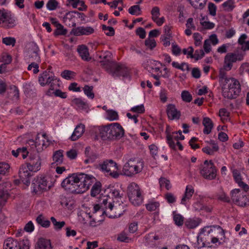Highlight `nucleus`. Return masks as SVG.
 <instances>
[{
	"label": "nucleus",
	"mask_w": 249,
	"mask_h": 249,
	"mask_svg": "<svg viewBox=\"0 0 249 249\" xmlns=\"http://www.w3.org/2000/svg\"><path fill=\"white\" fill-rule=\"evenodd\" d=\"M99 135L104 140H118L124 135V130L118 123H114L99 128Z\"/></svg>",
	"instance_id": "nucleus-1"
},
{
	"label": "nucleus",
	"mask_w": 249,
	"mask_h": 249,
	"mask_svg": "<svg viewBox=\"0 0 249 249\" xmlns=\"http://www.w3.org/2000/svg\"><path fill=\"white\" fill-rule=\"evenodd\" d=\"M52 185L50 178L42 176L36 177L32 183L33 191L36 194H41L49 190Z\"/></svg>",
	"instance_id": "nucleus-2"
},
{
	"label": "nucleus",
	"mask_w": 249,
	"mask_h": 249,
	"mask_svg": "<svg viewBox=\"0 0 249 249\" xmlns=\"http://www.w3.org/2000/svg\"><path fill=\"white\" fill-rule=\"evenodd\" d=\"M143 163L140 160H129L123 167V172L125 176L131 177L142 171Z\"/></svg>",
	"instance_id": "nucleus-3"
},
{
	"label": "nucleus",
	"mask_w": 249,
	"mask_h": 249,
	"mask_svg": "<svg viewBox=\"0 0 249 249\" xmlns=\"http://www.w3.org/2000/svg\"><path fill=\"white\" fill-rule=\"evenodd\" d=\"M28 50L29 56L34 62L28 66V70L30 71L34 68L33 72L36 74L39 71L38 63L40 62V57L38 54L39 48L36 43L32 42L29 44Z\"/></svg>",
	"instance_id": "nucleus-4"
},
{
	"label": "nucleus",
	"mask_w": 249,
	"mask_h": 249,
	"mask_svg": "<svg viewBox=\"0 0 249 249\" xmlns=\"http://www.w3.org/2000/svg\"><path fill=\"white\" fill-rule=\"evenodd\" d=\"M38 82L43 87L47 85H50L49 90H54L56 85L59 87V80L54 76V73L48 69L39 75Z\"/></svg>",
	"instance_id": "nucleus-5"
},
{
	"label": "nucleus",
	"mask_w": 249,
	"mask_h": 249,
	"mask_svg": "<svg viewBox=\"0 0 249 249\" xmlns=\"http://www.w3.org/2000/svg\"><path fill=\"white\" fill-rule=\"evenodd\" d=\"M200 175L205 179H214L217 175V169L212 160H205L199 168Z\"/></svg>",
	"instance_id": "nucleus-6"
},
{
	"label": "nucleus",
	"mask_w": 249,
	"mask_h": 249,
	"mask_svg": "<svg viewBox=\"0 0 249 249\" xmlns=\"http://www.w3.org/2000/svg\"><path fill=\"white\" fill-rule=\"evenodd\" d=\"M98 168L105 174L114 178H117L119 176L117 172L118 168L117 163L112 160H104L99 164Z\"/></svg>",
	"instance_id": "nucleus-7"
},
{
	"label": "nucleus",
	"mask_w": 249,
	"mask_h": 249,
	"mask_svg": "<svg viewBox=\"0 0 249 249\" xmlns=\"http://www.w3.org/2000/svg\"><path fill=\"white\" fill-rule=\"evenodd\" d=\"M76 178L73 179H77L78 182L79 192L80 194L83 193L87 191L89 186L94 182L95 178L91 176L84 173L76 174Z\"/></svg>",
	"instance_id": "nucleus-8"
},
{
	"label": "nucleus",
	"mask_w": 249,
	"mask_h": 249,
	"mask_svg": "<svg viewBox=\"0 0 249 249\" xmlns=\"http://www.w3.org/2000/svg\"><path fill=\"white\" fill-rule=\"evenodd\" d=\"M76 178V174L69 176L62 182L61 186L70 193L80 194L78 182L77 179H73Z\"/></svg>",
	"instance_id": "nucleus-9"
},
{
	"label": "nucleus",
	"mask_w": 249,
	"mask_h": 249,
	"mask_svg": "<svg viewBox=\"0 0 249 249\" xmlns=\"http://www.w3.org/2000/svg\"><path fill=\"white\" fill-rule=\"evenodd\" d=\"M244 54L238 53H229L224 57L223 68L226 71H230L232 67L233 63L243 60Z\"/></svg>",
	"instance_id": "nucleus-10"
},
{
	"label": "nucleus",
	"mask_w": 249,
	"mask_h": 249,
	"mask_svg": "<svg viewBox=\"0 0 249 249\" xmlns=\"http://www.w3.org/2000/svg\"><path fill=\"white\" fill-rule=\"evenodd\" d=\"M99 58L102 59L100 61L101 65L107 72L111 68H114L116 70L119 69L117 63L113 61L112 54L110 52L106 51L102 53L99 55Z\"/></svg>",
	"instance_id": "nucleus-11"
},
{
	"label": "nucleus",
	"mask_w": 249,
	"mask_h": 249,
	"mask_svg": "<svg viewBox=\"0 0 249 249\" xmlns=\"http://www.w3.org/2000/svg\"><path fill=\"white\" fill-rule=\"evenodd\" d=\"M16 24V19L10 13L6 12L4 9H0V25L1 27L5 29H9L14 27Z\"/></svg>",
	"instance_id": "nucleus-12"
},
{
	"label": "nucleus",
	"mask_w": 249,
	"mask_h": 249,
	"mask_svg": "<svg viewBox=\"0 0 249 249\" xmlns=\"http://www.w3.org/2000/svg\"><path fill=\"white\" fill-rule=\"evenodd\" d=\"M239 189H235L231 192V198L234 203L241 206L245 207L249 205V198L245 194L240 193Z\"/></svg>",
	"instance_id": "nucleus-13"
},
{
	"label": "nucleus",
	"mask_w": 249,
	"mask_h": 249,
	"mask_svg": "<svg viewBox=\"0 0 249 249\" xmlns=\"http://www.w3.org/2000/svg\"><path fill=\"white\" fill-rule=\"evenodd\" d=\"M29 171L36 172L40 169L41 159L38 153L31 154L26 163Z\"/></svg>",
	"instance_id": "nucleus-14"
},
{
	"label": "nucleus",
	"mask_w": 249,
	"mask_h": 249,
	"mask_svg": "<svg viewBox=\"0 0 249 249\" xmlns=\"http://www.w3.org/2000/svg\"><path fill=\"white\" fill-rule=\"evenodd\" d=\"M229 87L225 86L222 90V95L225 98L232 99L236 98L241 91L240 85L234 87L231 89H229Z\"/></svg>",
	"instance_id": "nucleus-15"
},
{
	"label": "nucleus",
	"mask_w": 249,
	"mask_h": 249,
	"mask_svg": "<svg viewBox=\"0 0 249 249\" xmlns=\"http://www.w3.org/2000/svg\"><path fill=\"white\" fill-rule=\"evenodd\" d=\"M30 172L26 165H21L19 167L18 176L23 183L26 185L30 183V178L32 176Z\"/></svg>",
	"instance_id": "nucleus-16"
},
{
	"label": "nucleus",
	"mask_w": 249,
	"mask_h": 249,
	"mask_svg": "<svg viewBox=\"0 0 249 249\" xmlns=\"http://www.w3.org/2000/svg\"><path fill=\"white\" fill-rule=\"evenodd\" d=\"M94 31V29L91 27L80 26L73 28L71 32V34L75 36H89L93 34Z\"/></svg>",
	"instance_id": "nucleus-17"
},
{
	"label": "nucleus",
	"mask_w": 249,
	"mask_h": 249,
	"mask_svg": "<svg viewBox=\"0 0 249 249\" xmlns=\"http://www.w3.org/2000/svg\"><path fill=\"white\" fill-rule=\"evenodd\" d=\"M117 65L119 66V69L116 70L114 68H111L108 72L111 74L113 77H127L129 75L128 70L127 68L122 65L117 63Z\"/></svg>",
	"instance_id": "nucleus-18"
},
{
	"label": "nucleus",
	"mask_w": 249,
	"mask_h": 249,
	"mask_svg": "<svg viewBox=\"0 0 249 249\" xmlns=\"http://www.w3.org/2000/svg\"><path fill=\"white\" fill-rule=\"evenodd\" d=\"M166 112L170 120H178L181 115L180 112L177 110L173 104H169L167 106Z\"/></svg>",
	"instance_id": "nucleus-19"
},
{
	"label": "nucleus",
	"mask_w": 249,
	"mask_h": 249,
	"mask_svg": "<svg viewBox=\"0 0 249 249\" xmlns=\"http://www.w3.org/2000/svg\"><path fill=\"white\" fill-rule=\"evenodd\" d=\"M194 192V189L192 186H187L186 187L185 193L181 200V204L186 205L187 203L192 197Z\"/></svg>",
	"instance_id": "nucleus-20"
},
{
	"label": "nucleus",
	"mask_w": 249,
	"mask_h": 249,
	"mask_svg": "<svg viewBox=\"0 0 249 249\" xmlns=\"http://www.w3.org/2000/svg\"><path fill=\"white\" fill-rule=\"evenodd\" d=\"M85 128V125L83 124H80L77 125L70 137L71 140L75 141L78 140L84 133Z\"/></svg>",
	"instance_id": "nucleus-21"
},
{
	"label": "nucleus",
	"mask_w": 249,
	"mask_h": 249,
	"mask_svg": "<svg viewBox=\"0 0 249 249\" xmlns=\"http://www.w3.org/2000/svg\"><path fill=\"white\" fill-rule=\"evenodd\" d=\"M77 50L83 60L89 61L91 59V57H89V49L86 45L78 46Z\"/></svg>",
	"instance_id": "nucleus-22"
},
{
	"label": "nucleus",
	"mask_w": 249,
	"mask_h": 249,
	"mask_svg": "<svg viewBox=\"0 0 249 249\" xmlns=\"http://www.w3.org/2000/svg\"><path fill=\"white\" fill-rule=\"evenodd\" d=\"M108 208V205H101V213L102 214H106L109 218H115L117 217L118 215H120V213L116 212V208H114L113 210H109V211Z\"/></svg>",
	"instance_id": "nucleus-23"
},
{
	"label": "nucleus",
	"mask_w": 249,
	"mask_h": 249,
	"mask_svg": "<svg viewBox=\"0 0 249 249\" xmlns=\"http://www.w3.org/2000/svg\"><path fill=\"white\" fill-rule=\"evenodd\" d=\"M36 249H52L51 241L50 240L41 238L38 239L35 247Z\"/></svg>",
	"instance_id": "nucleus-24"
},
{
	"label": "nucleus",
	"mask_w": 249,
	"mask_h": 249,
	"mask_svg": "<svg viewBox=\"0 0 249 249\" xmlns=\"http://www.w3.org/2000/svg\"><path fill=\"white\" fill-rule=\"evenodd\" d=\"M169 126H167L166 129L165 131V133L166 134V140L167 141V143H168L170 147L174 150H176V145L173 141V139L178 142L179 140V137L178 136H175L173 137V136L170 134L169 131Z\"/></svg>",
	"instance_id": "nucleus-25"
},
{
	"label": "nucleus",
	"mask_w": 249,
	"mask_h": 249,
	"mask_svg": "<svg viewBox=\"0 0 249 249\" xmlns=\"http://www.w3.org/2000/svg\"><path fill=\"white\" fill-rule=\"evenodd\" d=\"M140 195H141V193L139 186L135 183H132L129 188L128 193L129 199H133L136 196H139Z\"/></svg>",
	"instance_id": "nucleus-26"
},
{
	"label": "nucleus",
	"mask_w": 249,
	"mask_h": 249,
	"mask_svg": "<svg viewBox=\"0 0 249 249\" xmlns=\"http://www.w3.org/2000/svg\"><path fill=\"white\" fill-rule=\"evenodd\" d=\"M63 151L58 150L55 152L53 156V162L52 163V166L60 165L63 162Z\"/></svg>",
	"instance_id": "nucleus-27"
},
{
	"label": "nucleus",
	"mask_w": 249,
	"mask_h": 249,
	"mask_svg": "<svg viewBox=\"0 0 249 249\" xmlns=\"http://www.w3.org/2000/svg\"><path fill=\"white\" fill-rule=\"evenodd\" d=\"M202 124L204 126L203 133L205 134H210L213 126V124L211 119L208 117H205L203 118Z\"/></svg>",
	"instance_id": "nucleus-28"
},
{
	"label": "nucleus",
	"mask_w": 249,
	"mask_h": 249,
	"mask_svg": "<svg viewBox=\"0 0 249 249\" xmlns=\"http://www.w3.org/2000/svg\"><path fill=\"white\" fill-rule=\"evenodd\" d=\"M18 242L12 238L6 239L4 243L3 249H18Z\"/></svg>",
	"instance_id": "nucleus-29"
},
{
	"label": "nucleus",
	"mask_w": 249,
	"mask_h": 249,
	"mask_svg": "<svg viewBox=\"0 0 249 249\" xmlns=\"http://www.w3.org/2000/svg\"><path fill=\"white\" fill-rule=\"evenodd\" d=\"M240 84L239 81L233 78H229L228 80L225 81L224 83L221 84L222 90H223L225 86L229 87V89L234 88V87L238 86Z\"/></svg>",
	"instance_id": "nucleus-30"
},
{
	"label": "nucleus",
	"mask_w": 249,
	"mask_h": 249,
	"mask_svg": "<svg viewBox=\"0 0 249 249\" xmlns=\"http://www.w3.org/2000/svg\"><path fill=\"white\" fill-rule=\"evenodd\" d=\"M201 220L199 218L189 219L185 222V226L188 229H194L198 226Z\"/></svg>",
	"instance_id": "nucleus-31"
},
{
	"label": "nucleus",
	"mask_w": 249,
	"mask_h": 249,
	"mask_svg": "<svg viewBox=\"0 0 249 249\" xmlns=\"http://www.w3.org/2000/svg\"><path fill=\"white\" fill-rule=\"evenodd\" d=\"M191 5L195 9H202L206 3V0H188Z\"/></svg>",
	"instance_id": "nucleus-32"
},
{
	"label": "nucleus",
	"mask_w": 249,
	"mask_h": 249,
	"mask_svg": "<svg viewBox=\"0 0 249 249\" xmlns=\"http://www.w3.org/2000/svg\"><path fill=\"white\" fill-rule=\"evenodd\" d=\"M234 3L233 0H227L222 4V6L224 10L231 12L235 7Z\"/></svg>",
	"instance_id": "nucleus-33"
},
{
	"label": "nucleus",
	"mask_w": 249,
	"mask_h": 249,
	"mask_svg": "<svg viewBox=\"0 0 249 249\" xmlns=\"http://www.w3.org/2000/svg\"><path fill=\"white\" fill-rule=\"evenodd\" d=\"M9 96H11L13 100H18L19 99V90L18 88L14 86L10 87V91H9Z\"/></svg>",
	"instance_id": "nucleus-34"
},
{
	"label": "nucleus",
	"mask_w": 249,
	"mask_h": 249,
	"mask_svg": "<svg viewBox=\"0 0 249 249\" xmlns=\"http://www.w3.org/2000/svg\"><path fill=\"white\" fill-rule=\"evenodd\" d=\"M90 148L89 147H86L85 153L87 158H89L91 163L94 162L97 159L98 155L95 152L90 151Z\"/></svg>",
	"instance_id": "nucleus-35"
},
{
	"label": "nucleus",
	"mask_w": 249,
	"mask_h": 249,
	"mask_svg": "<svg viewBox=\"0 0 249 249\" xmlns=\"http://www.w3.org/2000/svg\"><path fill=\"white\" fill-rule=\"evenodd\" d=\"M36 222L42 227L48 228L50 225V222L48 220H45L42 214H39L36 218Z\"/></svg>",
	"instance_id": "nucleus-36"
},
{
	"label": "nucleus",
	"mask_w": 249,
	"mask_h": 249,
	"mask_svg": "<svg viewBox=\"0 0 249 249\" xmlns=\"http://www.w3.org/2000/svg\"><path fill=\"white\" fill-rule=\"evenodd\" d=\"M212 227L213 228H211L207 232L208 235L211 233H213L214 235H215V232L217 231L219 233L221 234L224 238L225 237L224 231L220 226H213Z\"/></svg>",
	"instance_id": "nucleus-37"
},
{
	"label": "nucleus",
	"mask_w": 249,
	"mask_h": 249,
	"mask_svg": "<svg viewBox=\"0 0 249 249\" xmlns=\"http://www.w3.org/2000/svg\"><path fill=\"white\" fill-rule=\"evenodd\" d=\"M101 184L100 182H96L92 186L91 189L90 194L92 196H95L98 195L101 191Z\"/></svg>",
	"instance_id": "nucleus-38"
},
{
	"label": "nucleus",
	"mask_w": 249,
	"mask_h": 249,
	"mask_svg": "<svg viewBox=\"0 0 249 249\" xmlns=\"http://www.w3.org/2000/svg\"><path fill=\"white\" fill-rule=\"evenodd\" d=\"M71 102L73 106L79 108H85L87 106L86 103L80 98H74Z\"/></svg>",
	"instance_id": "nucleus-39"
},
{
	"label": "nucleus",
	"mask_w": 249,
	"mask_h": 249,
	"mask_svg": "<svg viewBox=\"0 0 249 249\" xmlns=\"http://www.w3.org/2000/svg\"><path fill=\"white\" fill-rule=\"evenodd\" d=\"M230 114V112L225 108H221L219 111V116L220 117L223 122L227 121L229 119Z\"/></svg>",
	"instance_id": "nucleus-40"
},
{
	"label": "nucleus",
	"mask_w": 249,
	"mask_h": 249,
	"mask_svg": "<svg viewBox=\"0 0 249 249\" xmlns=\"http://www.w3.org/2000/svg\"><path fill=\"white\" fill-rule=\"evenodd\" d=\"M128 12L131 15L138 16L141 14V9L140 6L135 5L128 9Z\"/></svg>",
	"instance_id": "nucleus-41"
},
{
	"label": "nucleus",
	"mask_w": 249,
	"mask_h": 249,
	"mask_svg": "<svg viewBox=\"0 0 249 249\" xmlns=\"http://www.w3.org/2000/svg\"><path fill=\"white\" fill-rule=\"evenodd\" d=\"M2 42L7 46L11 45L12 47H14L15 45L16 40L13 37H5L2 38Z\"/></svg>",
	"instance_id": "nucleus-42"
},
{
	"label": "nucleus",
	"mask_w": 249,
	"mask_h": 249,
	"mask_svg": "<svg viewBox=\"0 0 249 249\" xmlns=\"http://www.w3.org/2000/svg\"><path fill=\"white\" fill-rule=\"evenodd\" d=\"M146 49L153 50L156 46V42L154 39L148 38L145 40Z\"/></svg>",
	"instance_id": "nucleus-43"
},
{
	"label": "nucleus",
	"mask_w": 249,
	"mask_h": 249,
	"mask_svg": "<svg viewBox=\"0 0 249 249\" xmlns=\"http://www.w3.org/2000/svg\"><path fill=\"white\" fill-rule=\"evenodd\" d=\"M51 220L54 226V229L56 230L61 229L66 224L65 221L57 222L54 217H51Z\"/></svg>",
	"instance_id": "nucleus-44"
},
{
	"label": "nucleus",
	"mask_w": 249,
	"mask_h": 249,
	"mask_svg": "<svg viewBox=\"0 0 249 249\" xmlns=\"http://www.w3.org/2000/svg\"><path fill=\"white\" fill-rule=\"evenodd\" d=\"M10 169V165L5 162H0V175H5L8 173Z\"/></svg>",
	"instance_id": "nucleus-45"
},
{
	"label": "nucleus",
	"mask_w": 249,
	"mask_h": 249,
	"mask_svg": "<svg viewBox=\"0 0 249 249\" xmlns=\"http://www.w3.org/2000/svg\"><path fill=\"white\" fill-rule=\"evenodd\" d=\"M56 30L54 32V36L66 35L67 33V30L64 28L62 24L57 25Z\"/></svg>",
	"instance_id": "nucleus-46"
},
{
	"label": "nucleus",
	"mask_w": 249,
	"mask_h": 249,
	"mask_svg": "<svg viewBox=\"0 0 249 249\" xmlns=\"http://www.w3.org/2000/svg\"><path fill=\"white\" fill-rule=\"evenodd\" d=\"M75 75V73L74 72L69 70H64L61 74V76L67 80L73 78Z\"/></svg>",
	"instance_id": "nucleus-47"
},
{
	"label": "nucleus",
	"mask_w": 249,
	"mask_h": 249,
	"mask_svg": "<svg viewBox=\"0 0 249 249\" xmlns=\"http://www.w3.org/2000/svg\"><path fill=\"white\" fill-rule=\"evenodd\" d=\"M92 86H89L86 85L83 88V90L85 94L89 98L93 99L94 97V94L92 91L93 90Z\"/></svg>",
	"instance_id": "nucleus-48"
},
{
	"label": "nucleus",
	"mask_w": 249,
	"mask_h": 249,
	"mask_svg": "<svg viewBox=\"0 0 249 249\" xmlns=\"http://www.w3.org/2000/svg\"><path fill=\"white\" fill-rule=\"evenodd\" d=\"M18 249H29L30 242L27 239H23L18 242Z\"/></svg>",
	"instance_id": "nucleus-49"
},
{
	"label": "nucleus",
	"mask_w": 249,
	"mask_h": 249,
	"mask_svg": "<svg viewBox=\"0 0 249 249\" xmlns=\"http://www.w3.org/2000/svg\"><path fill=\"white\" fill-rule=\"evenodd\" d=\"M159 183L161 187H165L167 190H169L171 188L170 181L164 178H160Z\"/></svg>",
	"instance_id": "nucleus-50"
},
{
	"label": "nucleus",
	"mask_w": 249,
	"mask_h": 249,
	"mask_svg": "<svg viewBox=\"0 0 249 249\" xmlns=\"http://www.w3.org/2000/svg\"><path fill=\"white\" fill-rule=\"evenodd\" d=\"M160 206V203L158 202H151L146 205V208L149 211H156Z\"/></svg>",
	"instance_id": "nucleus-51"
},
{
	"label": "nucleus",
	"mask_w": 249,
	"mask_h": 249,
	"mask_svg": "<svg viewBox=\"0 0 249 249\" xmlns=\"http://www.w3.org/2000/svg\"><path fill=\"white\" fill-rule=\"evenodd\" d=\"M216 197L218 199L225 202H230V198L227 196L226 194L223 192L222 189L221 192L216 195Z\"/></svg>",
	"instance_id": "nucleus-52"
},
{
	"label": "nucleus",
	"mask_w": 249,
	"mask_h": 249,
	"mask_svg": "<svg viewBox=\"0 0 249 249\" xmlns=\"http://www.w3.org/2000/svg\"><path fill=\"white\" fill-rule=\"evenodd\" d=\"M181 98L183 101L189 103L192 100V96L188 91L184 90L181 93Z\"/></svg>",
	"instance_id": "nucleus-53"
},
{
	"label": "nucleus",
	"mask_w": 249,
	"mask_h": 249,
	"mask_svg": "<svg viewBox=\"0 0 249 249\" xmlns=\"http://www.w3.org/2000/svg\"><path fill=\"white\" fill-rule=\"evenodd\" d=\"M151 14L152 15V19L155 20L160 16V8L158 6L154 7L151 11Z\"/></svg>",
	"instance_id": "nucleus-54"
},
{
	"label": "nucleus",
	"mask_w": 249,
	"mask_h": 249,
	"mask_svg": "<svg viewBox=\"0 0 249 249\" xmlns=\"http://www.w3.org/2000/svg\"><path fill=\"white\" fill-rule=\"evenodd\" d=\"M58 3L56 0H49L47 4V8L50 10H54L57 8Z\"/></svg>",
	"instance_id": "nucleus-55"
},
{
	"label": "nucleus",
	"mask_w": 249,
	"mask_h": 249,
	"mask_svg": "<svg viewBox=\"0 0 249 249\" xmlns=\"http://www.w3.org/2000/svg\"><path fill=\"white\" fill-rule=\"evenodd\" d=\"M174 220L177 225L180 226L183 224L184 218L179 214H176L174 216Z\"/></svg>",
	"instance_id": "nucleus-56"
},
{
	"label": "nucleus",
	"mask_w": 249,
	"mask_h": 249,
	"mask_svg": "<svg viewBox=\"0 0 249 249\" xmlns=\"http://www.w3.org/2000/svg\"><path fill=\"white\" fill-rule=\"evenodd\" d=\"M107 118L110 120H116L118 119V115L116 111L110 110L107 112Z\"/></svg>",
	"instance_id": "nucleus-57"
},
{
	"label": "nucleus",
	"mask_w": 249,
	"mask_h": 249,
	"mask_svg": "<svg viewBox=\"0 0 249 249\" xmlns=\"http://www.w3.org/2000/svg\"><path fill=\"white\" fill-rule=\"evenodd\" d=\"M208 8L209 14L212 16H215L217 9L216 5L212 2H209Z\"/></svg>",
	"instance_id": "nucleus-58"
},
{
	"label": "nucleus",
	"mask_w": 249,
	"mask_h": 249,
	"mask_svg": "<svg viewBox=\"0 0 249 249\" xmlns=\"http://www.w3.org/2000/svg\"><path fill=\"white\" fill-rule=\"evenodd\" d=\"M129 200L134 205L139 206L142 201V195H140L139 196H136L133 199H129Z\"/></svg>",
	"instance_id": "nucleus-59"
},
{
	"label": "nucleus",
	"mask_w": 249,
	"mask_h": 249,
	"mask_svg": "<svg viewBox=\"0 0 249 249\" xmlns=\"http://www.w3.org/2000/svg\"><path fill=\"white\" fill-rule=\"evenodd\" d=\"M225 70L223 68V70H220L219 71V82L221 83V85L224 83L225 81H227V80H228L229 78L227 77L226 76V73L225 71Z\"/></svg>",
	"instance_id": "nucleus-60"
},
{
	"label": "nucleus",
	"mask_w": 249,
	"mask_h": 249,
	"mask_svg": "<svg viewBox=\"0 0 249 249\" xmlns=\"http://www.w3.org/2000/svg\"><path fill=\"white\" fill-rule=\"evenodd\" d=\"M2 61L5 64V66L10 64L12 61V56L6 53H3L1 56Z\"/></svg>",
	"instance_id": "nucleus-61"
},
{
	"label": "nucleus",
	"mask_w": 249,
	"mask_h": 249,
	"mask_svg": "<svg viewBox=\"0 0 249 249\" xmlns=\"http://www.w3.org/2000/svg\"><path fill=\"white\" fill-rule=\"evenodd\" d=\"M193 36L195 40V45L196 46H200L201 44V40L202 39V37L200 34L198 33H196L194 34Z\"/></svg>",
	"instance_id": "nucleus-62"
},
{
	"label": "nucleus",
	"mask_w": 249,
	"mask_h": 249,
	"mask_svg": "<svg viewBox=\"0 0 249 249\" xmlns=\"http://www.w3.org/2000/svg\"><path fill=\"white\" fill-rule=\"evenodd\" d=\"M232 174L233 178L237 183L242 180L241 174L237 169H234L232 171Z\"/></svg>",
	"instance_id": "nucleus-63"
},
{
	"label": "nucleus",
	"mask_w": 249,
	"mask_h": 249,
	"mask_svg": "<svg viewBox=\"0 0 249 249\" xmlns=\"http://www.w3.org/2000/svg\"><path fill=\"white\" fill-rule=\"evenodd\" d=\"M117 240L121 242L128 243L130 239L127 236V235L125 233L122 232L119 234L117 237Z\"/></svg>",
	"instance_id": "nucleus-64"
}]
</instances>
